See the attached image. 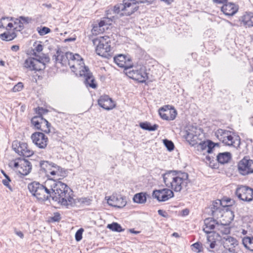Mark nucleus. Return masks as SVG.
Returning a JSON list of instances; mask_svg holds the SVG:
<instances>
[{
  "label": "nucleus",
  "mask_w": 253,
  "mask_h": 253,
  "mask_svg": "<svg viewBox=\"0 0 253 253\" xmlns=\"http://www.w3.org/2000/svg\"><path fill=\"white\" fill-rule=\"evenodd\" d=\"M84 230L83 228H80L75 234V239L77 242L81 241L82 239V235Z\"/></svg>",
  "instance_id": "nucleus-45"
},
{
  "label": "nucleus",
  "mask_w": 253,
  "mask_h": 253,
  "mask_svg": "<svg viewBox=\"0 0 253 253\" xmlns=\"http://www.w3.org/2000/svg\"><path fill=\"white\" fill-rule=\"evenodd\" d=\"M166 186L175 192H180L189 182L187 173L178 170H169L163 174Z\"/></svg>",
  "instance_id": "nucleus-2"
},
{
  "label": "nucleus",
  "mask_w": 253,
  "mask_h": 253,
  "mask_svg": "<svg viewBox=\"0 0 253 253\" xmlns=\"http://www.w3.org/2000/svg\"><path fill=\"white\" fill-rule=\"evenodd\" d=\"M173 196V191L169 188L155 190L153 192V197L159 202L166 201Z\"/></svg>",
  "instance_id": "nucleus-13"
},
{
  "label": "nucleus",
  "mask_w": 253,
  "mask_h": 253,
  "mask_svg": "<svg viewBox=\"0 0 253 253\" xmlns=\"http://www.w3.org/2000/svg\"><path fill=\"white\" fill-rule=\"evenodd\" d=\"M140 126L141 128L149 131H154L159 127L158 125L156 124L151 126V124L148 122L141 123L140 124Z\"/></svg>",
  "instance_id": "nucleus-38"
},
{
  "label": "nucleus",
  "mask_w": 253,
  "mask_h": 253,
  "mask_svg": "<svg viewBox=\"0 0 253 253\" xmlns=\"http://www.w3.org/2000/svg\"><path fill=\"white\" fill-rule=\"evenodd\" d=\"M242 243L247 249L253 252V236L244 237L242 238Z\"/></svg>",
  "instance_id": "nucleus-31"
},
{
  "label": "nucleus",
  "mask_w": 253,
  "mask_h": 253,
  "mask_svg": "<svg viewBox=\"0 0 253 253\" xmlns=\"http://www.w3.org/2000/svg\"><path fill=\"white\" fill-rule=\"evenodd\" d=\"M23 88V84L21 82H19L14 86L12 88L13 92H18L21 91Z\"/></svg>",
  "instance_id": "nucleus-46"
},
{
  "label": "nucleus",
  "mask_w": 253,
  "mask_h": 253,
  "mask_svg": "<svg viewBox=\"0 0 253 253\" xmlns=\"http://www.w3.org/2000/svg\"><path fill=\"white\" fill-rule=\"evenodd\" d=\"M219 220L213 219L211 217L207 218L204 220L205 227L204 231L207 234L212 233L214 229L216 230V225L218 223Z\"/></svg>",
  "instance_id": "nucleus-24"
},
{
  "label": "nucleus",
  "mask_w": 253,
  "mask_h": 253,
  "mask_svg": "<svg viewBox=\"0 0 253 253\" xmlns=\"http://www.w3.org/2000/svg\"><path fill=\"white\" fill-rule=\"evenodd\" d=\"M15 233L19 237H20L21 239H23L24 238V234H23V233L19 231H15Z\"/></svg>",
  "instance_id": "nucleus-59"
},
{
  "label": "nucleus",
  "mask_w": 253,
  "mask_h": 253,
  "mask_svg": "<svg viewBox=\"0 0 253 253\" xmlns=\"http://www.w3.org/2000/svg\"><path fill=\"white\" fill-rule=\"evenodd\" d=\"M216 160L219 163L224 164L227 163L231 159V154L230 152H223L219 153L216 157Z\"/></svg>",
  "instance_id": "nucleus-29"
},
{
  "label": "nucleus",
  "mask_w": 253,
  "mask_h": 253,
  "mask_svg": "<svg viewBox=\"0 0 253 253\" xmlns=\"http://www.w3.org/2000/svg\"><path fill=\"white\" fill-rule=\"evenodd\" d=\"M16 37V34L14 32H5L0 35V38L3 41H10L14 39Z\"/></svg>",
  "instance_id": "nucleus-37"
},
{
  "label": "nucleus",
  "mask_w": 253,
  "mask_h": 253,
  "mask_svg": "<svg viewBox=\"0 0 253 253\" xmlns=\"http://www.w3.org/2000/svg\"><path fill=\"white\" fill-rule=\"evenodd\" d=\"M28 188L30 193L39 200L44 201L51 197L53 200L67 208L75 205L72 190L60 181L50 178L43 184L34 181L29 184Z\"/></svg>",
  "instance_id": "nucleus-1"
},
{
  "label": "nucleus",
  "mask_w": 253,
  "mask_h": 253,
  "mask_svg": "<svg viewBox=\"0 0 253 253\" xmlns=\"http://www.w3.org/2000/svg\"><path fill=\"white\" fill-rule=\"evenodd\" d=\"M186 132H190V133H191V134H198L197 129L196 127L194 126L189 127L188 129L186 130Z\"/></svg>",
  "instance_id": "nucleus-51"
},
{
  "label": "nucleus",
  "mask_w": 253,
  "mask_h": 253,
  "mask_svg": "<svg viewBox=\"0 0 253 253\" xmlns=\"http://www.w3.org/2000/svg\"><path fill=\"white\" fill-rule=\"evenodd\" d=\"M192 250L193 251L199 253L202 251V245L201 243L199 242L195 243L192 245Z\"/></svg>",
  "instance_id": "nucleus-44"
},
{
  "label": "nucleus",
  "mask_w": 253,
  "mask_h": 253,
  "mask_svg": "<svg viewBox=\"0 0 253 253\" xmlns=\"http://www.w3.org/2000/svg\"><path fill=\"white\" fill-rule=\"evenodd\" d=\"M189 210L188 209H184L182 211V214L183 215H187L189 214Z\"/></svg>",
  "instance_id": "nucleus-62"
},
{
  "label": "nucleus",
  "mask_w": 253,
  "mask_h": 253,
  "mask_svg": "<svg viewBox=\"0 0 253 253\" xmlns=\"http://www.w3.org/2000/svg\"><path fill=\"white\" fill-rule=\"evenodd\" d=\"M51 219L54 221H59L61 219L60 214L58 212H56Z\"/></svg>",
  "instance_id": "nucleus-53"
},
{
  "label": "nucleus",
  "mask_w": 253,
  "mask_h": 253,
  "mask_svg": "<svg viewBox=\"0 0 253 253\" xmlns=\"http://www.w3.org/2000/svg\"><path fill=\"white\" fill-rule=\"evenodd\" d=\"M40 126L41 128L39 129L46 133H48L50 132V128L51 125L46 119L43 118L42 122H41Z\"/></svg>",
  "instance_id": "nucleus-35"
},
{
  "label": "nucleus",
  "mask_w": 253,
  "mask_h": 253,
  "mask_svg": "<svg viewBox=\"0 0 253 253\" xmlns=\"http://www.w3.org/2000/svg\"><path fill=\"white\" fill-rule=\"evenodd\" d=\"M38 111L37 113L39 115V116L42 117V114L47 112V110L42 108L38 107Z\"/></svg>",
  "instance_id": "nucleus-54"
},
{
  "label": "nucleus",
  "mask_w": 253,
  "mask_h": 253,
  "mask_svg": "<svg viewBox=\"0 0 253 253\" xmlns=\"http://www.w3.org/2000/svg\"><path fill=\"white\" fill-rule=\"evenodd\" d=\"M22 158H18L17 159H16L14 162V164H13V167L15 168H17V169H20V160H22Z\"/></svg>",
  "instance_id": "nucleus-55"
},
{
  "label": "nucleus",
  "mask_w": 253,
  "mask_h": 253,
  "mask_svg": "<svg viewBox=\"0 0 253 253\" xmlns=\"http://www.w3.org/2000/svg\"><path fill=\"white\" fill-rule=\"evenodd\" d=\"M225 139V141H223L222 143L225 145L236 147L240 144L239 136L237 135L233 136L232 132L230 131H228V134L226 135Z\"/></svg>",
  "instance_id": "nucleus-23"
},
{
  "label": "nucleus",
  "mask_w": 253,
  "mask_h": 253,
  "mask_svg": "<svg viewBox=\"0 0 253 253\" xmlns=\"http://www.w3.org/2000/svg\"><path fill=\"white\" fill-rule=\"evenodd\" d=\"M163 143L169 151H171L174 149V145L171 140L165 139L163 140Z\"/></svg>",
  "instance_id": "nucleus-42"
},
{
  "label": "nucleus",
  "mask_w": 253,
  "mask_h": 253,
  "mask_svg": "<svg viewBox=\"0 0 253 253\" xmlns=\"http://www.w3.org/2000/svg\"><path fill=\"white\" fill-rule=\"evenodd\" d=\"M161 1H164L168 4H170L173 0H161Z\"/></svg>",
  "instance_id": "nucleus-64"
},
{
  "label": "nucleus",
  "mask_w": 253,
  "mask_h": 253,
  "mask_svg": "<svg viewBox=\"0 0 253 253\" xmlns=\"http://www.w3.org/2000/svg\"><path fill=\"white\" fill-rule=\"evenodd\" d=\"M98 105L106 110H110L115 106L112 99L108 95L101 96L98 100Z\"/></svg>",
  "instance_id": "nucleus-21"
},
{
  "label": "nucleus",
  "mask_w": 253,
  "mask_h": 253,
  "mask_svg": "<svg viewBox=\"0 0 253 253\" xmlns=\"http://www.w3.org/2000/svg\"><path fill=\"white\" fill-rule=\"evenodd\" d=\"M242 22L247 27H253V13H246L242 17Z\"/></svg>",
  "instance_id": "nucleus-28"
},
{
  "label": "nucleus",
  "mask_w": 253,
  "mask_h": 253,
  "mask_svg": "<svg viewBox=\"0 0 253 253\" xmlns=\"http://www.w3.org/2000/svg\"><path fill=\"white\" fill-rule=\"evenodd\" d=\"M11 49L12 51H17L19 49V47L17 45H14L11 46Z\"/></svg>",
  "instance_id": "nucleus-61"
},
{
  "label": "nucleus",
  "mask_w": 253,
  "mask_h": 253,
  "mask_svg": "<svg viewBox=\"0 0 253 253\" xmlns=\"http://www.w3.org/2000/svg\"><path fill=\"white\" fill-rule=\"evenodd\" d=\"M239 173L243 175L253 173V161L245 157L238 164Z\"/></svg>",
  "instance_id": "nucleus-10"
},
{
  "label": "nucleus",
  "mask_w": 253,
  "mask_h": 253,
  "mask_svg": "<svg viewBox=\"0 0 253 253\" xmlns=\"http://www.w3.org/2000/svg\"><path fill=\"white\" fill-rule=\"evenodd\" d=\"M158 214L163 217H166L167 216V213L166 211L162 210H159L158 211Z\"/></svg>",
  "instance_id": "nucleus-56"
},
{
  "label": "nucleus",
  "mask_w": 253,
  "mask_h": 253,
  "mask_svg": "<svg viewBox=\"0 0 253 253\" xmlns=\"http://www.w3.org/2000/svg\"><path fill=\"white\" fill-rule=\"evenodd\" d=\"M49 61L48 56H39L37 58L29 57L25 60L24 67L30 71H39L45 67V62Z\"/></svg>",
  "instance_id": "nucleus-4"
},
{
  "label": "nucleus",
  "mask_w": 253,
  "mask_h": 253,
  "mask_svg": "<svg viewBox=\"0 0 253 253\" xmlns=\"http://www.w3.org/2000/svg\"><path fill=\"white\" fill-rule=\"evenodd\" d=\"M216 241L213 237L211 236H207V241L206 243V246L208 250L212 249L215 248Z\"/></svg>",
  "instance_id": "nucleus-39"
},
{
  "label": "nucleus",
  "mask_w": 253,
  "mask_h": 253,
  "mask_svg": "<svg viewBox=\"0 0 253 253\" xmlns=\"http://www.w3.org/2000/svg\"><path fill=\"white\" fill-rule=\"evenodd\" d=\"M146 200V194L142 192L135 194L133 198V202L138 204H144Z\"/></svg>",
  "instance_id": "nucleus-32"
},
{
  "label": "nucleus",
  "mask_w": 253,
  "mask_h": 253,
  "mask_svg": "<svg viewBox=\"0 0 253 253\" xmlns=\"http://www.w3.org/2000/svg\"><path fill=\"white\" fill-rule=\"evenodd\" d=\"M33 142L39 148L44 149L47 145L48 139L44 133L36 132L31 135Z\"/></svg>",
  "instance_id": "nucleus-12"
},
{
  "label": "nucleus",
  "mask_w": 253,
  "mask_h": 253,
  "mask_svg": "<svg viewBox=\"0 0 253 253\" xmlns=\"http://www.w3.org/2000/svg\"><path fill=\"white\" fill-rule=\"evenodd\" d=\"M185 137L186 140L192 145L197 143V141L198 139V134H193L190 132H186Z\"/></svg>",
  "instance_id": "nucleus-36"
},
{
  "label": "nucleus",
  "mask_w": 253,
  "mask_h": 253,
  "mask_svg": "<svg viewBox=\"0 0 253 253\" xmlns=\"http://www.w3.org/2000/svg\"><path fill=\"white\" fill-rule=\"evenodd\" d=\"M70 52H64L60 49H58L56 53L53 56L52 60L55 63H60L62 66H66L68 58H71Z\"/></svg>",
  "instance_id": "nucleus-14"
},
{
  "label": "nucleus",
  "mask_w": 253,
  "mask_h": 253,
  "mask_svg": "<svg viewBox=\"0 0 253 253\" xmlns=\"http://www.w3.org/2000/svg\"><path fill=\"white\" fill-rule=\"evenodd\" d=\"M27 146V143L18 141L17 140L14 141L12 145L13 150L18 155H19V153L22 152L23 149H26Z\"/></svg>",
  "instance_id": "nucleus-30"
},
{
  "label": "nucleus",
  "mask_w": 253,
  "mask_h": 253,
  "mask_svg": "<svg viewBox=\"0 0 253 253\" xmlns=\"http://www.w3.org/2000/svg\"><path fill=\"white\" fill-rule=\"evenodd\" d=\"M43 49V46L41 44H38L34 48L33 51H34V55L37 57H39L40 56H38L37 55V53L36 52H41Z\"/></svg>",
  "instance_id": "nucleus-49"
},
{
  "label": "nucleus",
  "mask_w": 253,
  "mask_h": 253,
  "mask_svg": "<svg viewBox=\"0 0 253 253\" xmlns=\"http://www.w3.org/2000/svg\"><path fill=\"white\" fill-rule=\"evenodd\" d=\"M169 106H165L159 109V113L161 117L166 120H173L177 115L175 110L173 109L172 111L168 109Z\"/></svg>",
  "instance_id": "nucleus-18"
},
{
  "label": "nucleus",
  "mask_w": 253,
  "mask_h": 253,
  "mask_svg": "<svg viewBox=\"0 0 253 253\" xmlns=\"http://www.w3.org/2000/svg\"><path fill=\"white\" fill-rule=\"evenodd\" d=\"M153 0H135V1L137 3L145 2L150 3Z\"/></svg>",
  "instance_id": "nucleus-57"
},
{
  "label": "nucleus",
  "mask_w": 253,
  "mask_h": 253,
  "mask_svg": "<svg viewBox=\"0 0 253 253\" xmlns=\"http://www.w3.org/2000/svg\"><path fill=\"white\" fill-rule=\"evenodd\" d=\"M228 0H212L213 2L216 3H225Z\"/></svg>",
  "instance_id": "nucleus-58"
},
{
  "label": "nucleus",
  "mask_w": 253,
  "mask_h": 253,
  "mask_svg": "<svg viewBox=\"0 0 253 253\" xmlns=\"http://www.w3.org/2000/svg\"><path fill=\"white\" fill-rule=\"evenodd\" d=\"M114 60L118 66L124 68L125 70H127L132 67L131 65H129L126 61V57L122 54L118 55L114 57Z\"/></svg>",
  "instance_id": "nucleus-26"
},
{
  "label": "nucleus",
  "mask_w": 253,
  "mask_h": 253,
  "mask_svg": "<svg viewBox=\"0 0 253 253\" xmlns=\"http://www.w3.org/2000/svg\"><path fill=\"white\" fill-rule=\"evenodd\" d=\"M33 151L29 149L27 146L26 149H23L22 152L19 153V155L23 156L25 157H29L33 155Z\"/></svg>",
  "instance_id": "nucleus-43"
},
{
  "label": "nucleus",
  "mask_w": 253,
  "mask_h": 253,
  "mask_svg": "<svg viewBox=\"0 0 253 253\" xmlns=\"http://www.w3.org/2000/svg\"><path fill=\"white\" fill-rule=\"evenodd\" d=\"M229 131V130L219 128L215 132V135L220 141L222 142L223 141H225V137L227 134H228Z\"/></svg>",
  "instance_id": "nucleus-34"
},
{
  "label": "nucleus",
  "mask_w": 253,
  "mask_h": 253,
  "mask_svg": "<svg viewBox=\"0 0 253 253\" xmlns=\"http://www.w3.org/2000/svg\"><path fill=\"white\" fill-rule=\"evenodd\" d=\"M31 163L25 159L22 158L20 162V169H18L19 172L23 175H27L31 171Z\"/></svg>",
  "instance_id": "nucleus-25"
},
{
  "label": "nucleus",
  "mask_w": 253,
  "mask_h": 253,
  "mask_svg": "<svg viewBox=\"0 0 253 253\" xmlns=\"http://www.w3.org/2000/svg\"><path fill=\"white\" fill-rule=\"evenodd\" d=\"M94 45H96L95 51L101 56L108 57L110 56L111 45L108 36H102L93 40Z\"/></svg>",
  "instance_id": "nucleus-3"
},
{
  "label": "nucleus",
  "mask_w": 253,
  "mask_h": 253,
  "mask_svg": "<svg viewBox=\"0 0 253 253\" xmlns=\"http://www.w3.org/2000/svg\"><path fill=\"white\" fill-rule=\"evenodd\" d=\"M211 211L212 215V218L216 220L221 219L222 217H233V213L230 211H225L224 206H222L221 201L216 200L213 202L211 207Z\"/></svg>",
  "instance_id": "nucleus-6"
},
{
  "label": "nucleus",
  "mask_w": 253,
  "mask_h": 253,
  "mask_svg": "<svg viewBox=\"0 0 253 253\" xmlns=\"http://www.w3.org/2000/svg\"><path fill=\"white\" fill-rule=\"evenodd\" d=\"M43 118L41 116L34 117L31 120V123L37 129H39L41 127V122H42Z\"/></svg>",
  "instance_id": "nucleus-41"
},
{
  "label": "nucleus",
  "mask_w": 253,
  "mask_h": 253,
  "mask_svg": "<svg viewBox=\"0 0 253 253\" xmlns=\"http://www.w3.org/2000/svg\"><path fill=\"white\" fill-rule=\"evenodd\" d=\"M11 181L10 178H6L5 179L2 180V183L4 185L6 186L10 190L12 191V188L11 186L9 184V182Z\"/></svg>",
  "instance_id": "nucleus-52"
},
{
  "label": "nucleus",
  "mask_w": 253,
  "mask_h": 253,
  "mask_svg": "<svg viewBox=\"0 0 253 253\" xmlns=\"http://www.w3.org/2000/svg\"><path fill=\"white\" fill-rule=\"evenodd\" d=\"M14 25L16 26L14 27V30L16 31H20L23 29L24 26L21 21H19L18 24L15 22Z\"/></svg>",
  "instance_id": "nucleus-50"
},
{
  "label": "nucleus",
  "mask_w": 253,
  "mask_h": 253,
  "mask_svg": "<svg viewBox=\"0 0 253 253\" xmlns=\"http://www.w3.org/2000/svg\"><path fill=\"white\" fill-rule=\"evenodd\" d=\"M235 193L241 200L248 202L253 201V189L250 187L241 185L236 189Z\"/></svg>",
  "instance_id": "nucleus-9"
},
{
  "label": "nucleus",
  "mask_w": 253,
  "mask_h": 253,
  "mask_svg": "<svg viewBox=\"0 0 253 253\" xmlns=\"http://www.w3.org/2000/svg\"><path fill=\"white\" fill-rule=\"evenodd\" d=\"M79 202L85 205H89L91 204V200L88 198H81L79 199Z\"/></svg>",
  "instance_id": "nucleus-48"
},
{
  "label": "nucleus",
  "mask_w": 253,
  "mask_h": 253,
  "mask_svg": "<svg viewBox=\"0 0 253 253\" xmlns=\"http://www.w3.org/2000/svg\"><path fill=\"white\" fill-rule=\"evenodd\" d=\"M238 5L233 2H226L221 7V11L226 15L233 16L238 11Z\"/></svg>",
  "instance_id": "nucleus-19"
},
{
  "label": "nucleus",
  "mask_w": 253,
  "mask_h": 253,
  "mask_svg": "<svg viewBox=\"0 0 253 253\" xmlns=\"http://www.w3.org/2000/svg\"><path fill=\"white\" fill-rule=\"evenodd\" d=\"M11 19L9 17H2L0 20V28H6L7 30L13 27L12 23L10 22Z\"/></svg>",
  "instance_id": "nucleus-33"
},
{
  "label": "nucleus",
  "mask_w": 253,
  "mask_h": 253,
  "mask_svg": "<svg viewBox=\"0 0 253 253\" xmlns=\"http://www.w3.org/2000/svg\"><path fill=\"white\" fill-rule=\"evenodd\" d=\"M50 32V29L46 27H43L39 30H38V32L41 36H43L49 33Z\"/></svg>",
  "instance_id": "nucleus-47"
},
{
  "label": "nucleus",
  "mask_w": 253,
  "mask_h": 253,
  "mask_svg": "<svg viewBox=\"0 0 253 253\" xmlns=\"http://www.w3.org/2000/svg\"><path fill=\"white\" fill-rule=\"evenodd\" d=\"M233 219V217H229L227 219L224 218L220 219L218 223L216 225V230L220 231L223 234L228 235L230 232V227L229 226V223Z\"/></svg>",
  "instance_id": "nucleus-17"
},
{
  "label": "nucleus",
  "mask_w": 253,
  "mask_h": 253,
  "mask_svg": "<svg viewBox=\"0 0 253 253\" xmlns=\"http://www.w3.org/2000/svg\"><path fill=\"white\" fill-rule=\"evenodd\" d=\"M111 20L108 18L104 17L101 20L98 24L93 25V27L91 30V33L93 35H97L103 33L107 26L111 24Z\"/></svg>",
  "instance_id": "nucleus-15"
},
{
  "label": "nucleus",
  "mask_w": 253,
  "mask_h": 253,
  "mask_svg": "<svg viewBox=\"0 0 253 253\" xmlns=\"http://www.w3.org/2000/svg\"><path fill=\"white\" fill-rule=\"evenodd\" d=\"M21 20L23 21V22L28 23L29 22V18L28 17H25L23 16H21L20 17Z\"/></svg>",
  "instance_id": "nucleus-60"
},
{
  "label": "nucleus",
  "mask_w": 253,
  "mask_h": 253,
  "mask_svg": "<svg viewBox=\"0 0 253 253\" xmlns=\"http://www.w3.org/2000/svg\"><path fill=\"white\" fill-rule=\"evenodd\" d=\"M138 8L135 0H124L122 3L115 5L114 11L121 15H130L133 13Z\"/></svg>",
  "instance_id": "nucleus-5"
},
{
  "label": "nucleus",
  "mask_w": 253,
  "mask_h": 253,
  "mask_svg": "<svg viewBox=\"0 0 253 253\" xmlns=\"http://www.w3.org/2000/svg\"><path fill=\"white\" fill-rule=\"evenodd\" d=\"M206 162H209L210 163H211V159L210 156H207L205 158Z\"/></svg>",
  "instance_id": "nucleus-63"
},
{
  "label": "nucleus",
  "mask_w": 253,
  "mask_h": 253,
  "mask_svg": "<svg viewBox=\"0 0 253 253\" xmlns=\"http://www.w3.org/2000/svg\"><path fill=\"white\" fill-rule=\"evenodd\" d=\"M131 70L126 72L128 76L131 79L140 83H145L148 79L146 67L143 65H138L130 67Z\"/></svg>",
  "instance_id": "nucleus-7"
},
{
  "label": "nucleus",
  "mask_w": 253,
  "mask_h": 253,
  "mask_svg": "<svg viewBox=\"0 0 253 253\" xmlns=\"http://www.w3.org/2000/svg\"><path fill=\"white\" fill-rule=\"evenodd\" d=\"M107 202L109 205L118 208H123L126 204V197L121 195H113L108 199Z\"/></svg>",
  "instance_id": "nucleus-16"
},
{
  "label": "nucleus",
  "mask_w": 253,
  "mask_h": 253,
  "mask_svg": "<svg viewBox=\"0 0 253 253\" xmlns=\"http://www.w3.org/2000/svg\"><path fill=\"white\" fill-rule=\"evenodd\" d=\"M215 145H218V143H214L211 141H204L200 142L197 147L198 150H206L208 153H211Z\"/></svg>",
  "instance_id": "nucleus-27"
},
{
  "label": "nucleus",
  "mask_w": 253,
  "mask_h": 253,
  "mask_svg": "<svg viewBox=\"0 0 253 253\" xmlns=\"http://www.w3.org/2000/svg\"><path fill=\"white\" fill-rule=\"evenodd\" d=\"M221 242L224 247L230 252H232L233 248L238 244L237 240L235 238L228 235L223 237Z\"/></svg>",
  "instance_id": "nucleus-22"
},
{
  "label": "nucleus",
  "mask_w": 253,
  "mask_h": 253,
  "mask_svg": "<svg viewBox=\"0 0 253 253\" xmlns=\"http://www.w3.org/2000/svg\"><path fill=\"white\" fill-rule=\"evenodd\" d=\"M107 227L113 231L120 232L124 231L121 226L117 222H113L107 225Z\"/></svg>",
  "instance_id": "nucleus-40"
},
{
  "label": "nucleus",
  "mask_w": 253,
  "mask_h": 253,
  "mask_svg": "<svg viewBox=\"0 0 253 253\" xmlns=\"http://www.w3.org/2000/svg\"><path fill=\"white\" fill-rule=\"evenodd\" d=\"M71 53V58H68L67 64L70 66L72 71L76 72L78 71L80 73V70H84V67H87L84 65L83 59L78 54Z\"/></svg>",
  "instance_id": "nucleus-8"
},
{
  "label": "nucleus",
  "mask_w": 253,
  "mask_h": 253,
  "mask_svg": "<svg viewBox=\"0 0 253 253\" xmlns=\"http://www.w3.org/2000/svg\"><path fill=\"white\" fill-rule=\"evenodd\" d=\"M40 166L41 170H43L47 175L49 174L52 176L60 175V168L54 163H49L47 161H42L40 162Z\"/></svg>",
  "instance_id": "nucleus-11"
},
{
  "label": "nucleus",
  "mask_w": 253,
  "mask_h": 253,
  "mask_svg": "<svg viewBox=\"0 0 253 253\" xmlns=\"http://www.w3.org/2000/svg\"><path fill=\"white\" fill-rule=\"evenodd\" d=\"M84 70H80V75L85 78V84L88 85L90 87L94 88L96 87V84L94 83V79L92 74L89 71L87 67H84Z\"/></svg>",
  "instance_id": "nucleus-20"
}]
</instances>
